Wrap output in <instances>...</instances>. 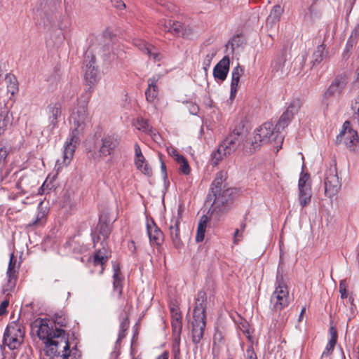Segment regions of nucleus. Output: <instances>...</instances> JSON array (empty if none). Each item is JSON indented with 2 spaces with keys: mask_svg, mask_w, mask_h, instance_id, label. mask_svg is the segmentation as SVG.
<instances>
[{
  "mask_svg": "<svg viewBox=\"0 0 359 359\" xmlns=\"http://www.w3.org/2000/svg\"><path fill=\"white\" fill-rule=\"evenodd\" d=\"M81 97H84L82 104L76 107L70 116L72 129L69 138L64 145L63 160L62 162L60 160L56 162L55 167L57 170L70 163L76 147L79 142L80 136L83 134L88 123H90V117L87 109V103L90 97V93L86 92Z\"/></svg>",
  "mask_w": 359,
  "mask_h": 359,
  "instance_id": "f257e3e1",
  "label": "nucleus"
},
{
  "mask_svg": "<svg viewBox=\"0 0 359 359\" xmlns=\"http://www.w3.org/2000/svg\"><path fill=\"white\" fill-rule=\"evenodd\" d=\"M226 178V173L220 171L216 174L212 183L211 190L214 200L209 210L211 216L217 217L226 212L236 193L235 189L228 187L225 182Z\"/></svg>",
  "mask_w": 359,
  "mask_h": 359,
  "instance_id": "f03ea898",
  "label": "nucleus"
},
{
  "mask_svg": "<svg viewBox=\"0 0 359 359\" xmlns=\"http://www.w3.org/2000/svg\"><path fill=\"white\" fill-rule=\"evenodd\" d=\"M283 141L282 135L276 130L273 124L266 122L254 130L252 135L243 144V148L252 152L265 144H281Z\"/></svg>",
  "mask_w": 359,
  "mask_h": 359,
  "instance_id": "7ed1b4c3",
  "label": "nucleus"
},
{
  "mask_svg": "<svg viewBox=\"0 0 359 359\" xmlns=\"http://www.w3.org/2000/svg\"><path fill=\"white\" fill-rule=\"evenodd\" d=\"M207 294L204 291H199L196 299L191 322L192 341L198 344L203 339L205 328Z\"/></svg>",
  "mask_w": 359,
  "mask_h": 359,
  "instance_id": "20e7f679",
  "label": "nucleus"
},
{
  "mask_svg": "<svg viewBox=\"0 0 359 359\" xmlns=\"http://www.w3.org/2000/svg\"><path fill=\"white\" fill-rule=\"evenodd\" d=\"M47 352L52 359H79L69 348L68 337L63 330L56 331V335L46 342Z\"/></svg>",
  "mask_w": 359,
  "mask_h": 359,
  "instance_id": "39448f33",
  "label": "nucleus"
},
{
  "mask_svg": "<svg viewBox=\"0 0 359 359\" xmlns=\"http://www.w3.org/2000/svg\"><path fill=\"white\" fill-rule=\"evenodd\" d=\"M241 128H236L212 154V163L217 165L224 157L234 152L241 144L243 133Z\"/></svg>",
  "mask_w": 359,
  "mask_h": 359,
  "instance_id": "423d86ee",
  "label": "nucleus"
},
{
  "mask_svg": "<svg viewBox=\"0 0 359 359\" xmlns=\"http://www.w3.org/2000/svg\"><path fill=\"white\" fill-rule=\"evenodd\" d=\"M270 302L271 309L274 312H280L289 305V291L279 267L276 274L275 290L271 294Z\"/></svg>",
  "mask_w": 359,
  "mask_h": 359,
  "instance_id": "0eeeda50",
  "label": "nucleus"
},
{
  "mask_svg": "<svg viewBox=\"0 0 359 359\" xmlns=\"http://www.w3.org/2000/svg\"><path fill=\"white\" fill-rule=\"evenodd\" d=\"M56 8L48 5L47 0L40 2L34 9V19L44 27L52 25L56 20Z\"/></svg>",
  "mask_w": 359,
  "mask_h": 359,
  "instance_id": "6e6552de",
  "label": "nucleus"
},
{
  "mask_svg": "<svg viewBox=\"0 0 359 359\" xmlns=\"http://www.w3.org/2000/svg\"><path fill=\"white\" fill-rule=\"evenodd\" d=\"M25 332L18 324L8 325L4 334V343L11 350L20 348L24 340Z\"/></svg>",
  "mask_w": 359,
  "mask_h": 359,
  "instance_id": "1a4fd4ad",
  "label": "nucleus"
},
{
  "mask_svg": "<svg viewBox=\"0 0 359 359\" xmlns=\"http://www.w3.org/2000/svg\"><path fill=\"white\" fill-rule=\"evenodd\" d=\"M31 327L32 330L36 332L39 338L44 341L45 344L50 341V339L56 335V331L60 330L53 328L52 320L41 318L36 319Z\"/></svg>",
  "mask_w": 359,
  "mask_h": 359,
  "instance_id": "9d476101",
  "label": "nucleus"
},
{
  "mask_svg": "<svg viewBox=\"0 0 359 359\" xmlns=\"http://www.w3.org/2000/svg\"><path fill=\"white\" fill-rule=\"evenodd\" d=\"M337 144H344L350 151H355L359 138L358 133L351 127L350 121H346L340 133L337 136Z\"/></svg>",
  "mask_w": 359,
  "mask_h": 359,
  "instance_id": "9b49d317",
  "label": "nucleus"
},
{
  "mask_svg": "<svg viewBox=\"0 0 359 359\" xmlns=\"http://www.w3.org/2000/svg\"><path fill=\"white\" fill-rule=\"evenodd\" d=\"M324 185L325 194L330 198L336 196L340 190L341 184L335 166H331L325 171Z\"/></svg>",
  "mask_w": 359,
  "mask_h": 359,
  "instance_id": "f8f14e48",
  "label": "nucleus"
},
{
  "mask_svg": "<svg viewBox=\"0 0 359 359\" xmlns=\"http://www.w3.org/2000/svg\"><path fill=\"white\" fill-rule=\"evenodd\" d=\"M95 57L87 54L83 62L84 79L88 83L89 87L86 92L91 94L92 86L95 85L99 80V71L95 65Z\"/></svg>",
  "mask_w": 359,
  "mask_h": 359,
  "instance_id": "ddd939ff",
  "label": "nucleus"
},
{
  "mask_svg": "<svg viewBox=\"0 0 359 359\" xmlns=\"http://www.w3.org/2000/svg\"><path fill=\"white\" fill-rule=\"evenodd\" d=\"M184 210V205L182 204H180L178 205L177 215H175V214H173L169 224L170 236L172 239V243L176 248H180L183 245V243L180 238L179 226L182 219V213Z\"/></svg>",
  "mask_w": 359,
  "mask_h": 359,
  "instance_id": "4468645a",
  "label": "nucleus"
},
{
  "mask_svg": "<svg viewBox=\"0 0 359 359\" xmlns=\"http://www.w3.org/2000/svg\"><path fill=\"white\" fill-rule=\"evenodd\" d=\"M120 143L119 138L114 135H104L97 143V153L100 157L111 156Z\"/></svg>",
  "mask_w": 359,
  "mask_h": 359,
  "instance_id": "2eb2a0df",
  "label": "nucleus"
},
{
  "mask_svg": "<svg viewBox=\"0 0 359 359\" xmlns=\"http://www.w3.org/2000/svg\"><path fill=\"white\" fill-rule=\"evenodd\" d=\"M348 82V78L346 74L337 76L323 95V101H327L331 98L339 96Z\"/></svg>",
  "mask_w": 359,
  "mask_h": 359,
  "instance_id": "dca6fc26",
  "label": "nucleus"
},
{
  "mask_svg": "<svg viewBox=\"0 0 359 359\" xmlns=\"http://www.w3.org/2000/svg\"><path fill=\"white\" fill-rule=\"evenodd\" d=\"M46 115L49 122L48 127L53 129L57 127L58 118L62 114V105L59 102L50 103L46 108Z\"/></svg>",
  "mask_w": 359,
  "mask_h": 359,
  "instance_id": "f3484780",
  "label": "nucleus"
},
{
  "mask_svg": "<svg viewBox=\"0 0 359 359\" xmlns=\"http://www.w3.org/2000/svg\"><path fill=\"white\" fill-rule=\"evenodd\" d=\"M135 165L142 173L145 175L151 176L152 175V170L147 163L144 156H143L140 147L137 143L135 144Z\"/></svg>",
  "mask_w": 359,
  "mask_h": 359,
  "instance_id": "a211bd4d",
  "label": "nucleus"
},
{
  "mask_svg": "<svg viewBox=\"0 0 359 359\" xmlns=\"http://www.w3.org/2000/svg\"><path fill=\"white\" fill-rule=\"evenodd\" d=\"M134 45L145 53L150 58L153 59L154 62L159 61L161 59V55L158 52L157 49L144 41L135 39L134 41Z\"/></svg>",
  "mask_w": 359,
  "mask_h": 359,
  "instance_id": "6ab92c4d",
  "label": "nucleus"
},
{
  "mask_svg": "<svg viewBox=\"0 0 359 359\" xmlns=\"http://www.w3.org/2000/svg\"><path fill=\"white\" fill-rule=\"evenodd\" d=\"M229 57L228 56H224L214 67V77L216 79L224 81L229 71Z\"/></svg>",
  "mask_w": 359,
  "mask_h": 359,
  "instance_id": "aec40b11",
  "label": "nucleus"
},
{
  "mask_svg": "<svg viewBox=\"0 0 359 359\" xmlns=\"http://www.w3.org/2000/svg\"><path fill=\"white\" fill-rule=\"evenodd\" d=\"M96 229L98 231V235L96 238H93L95 248H97L100 242L107 243V240L111 233V227L109 223L100 221Z\"/></svg>",
  "mask_w": 359,
  "mask_h": 359,
  "instance_id": "412c9836",
  "label": "nucleus"
},
{
  "mask_svg": "<svg viewBox=\"0 0 359 359\" xmlns=\"http://www.w3.org/2000/svg\"><path fill=\"white\" fill-rule=\"evenodd\" d=\"M102 247V248H98L96 250V252L94 255V264L95 265H100L102 266V270L100 273H102L104 271L103 266L107 262L109 257H110L111 252L107 248V243H99Z\"/></svg>",
  "mask_w": 359,
  "mask_h": 359,
  "instance_id": "4be33fe9",
  "label": "nucleus"
},
{
  "mask_svg": "<svg viewBox=\"0 0 359 359\" xmlns=\"http://www.w3.org/2000/svg\"><path fill=\"white\" fill-rule=\"evenodd\" d=\"M35 177L31 175H22L16 183V187L24 194L32 192V189L36 187Z\"/></svg>",
  "mask_w": 359,
  "mask_h": 359,
  "instance_id": "5701e85b",
  "label": "nucleus"
},
{
  "mask_svg": "<svg viewBox=\"0 0 359 359\" xmlns=\"http://www.w3.org/2000/svg\"><path fill=\"white\" fill-rule=\"evenodd\" d=\"M243 69L239 65H237L236 67H234L231 72L230 92V100L231 101L233 100L236 97L238 88L240 78L243 74Z\"/></svg>",
  "mask_w": 359,
  "mask_h": 359,
  "instance_id": "b1692460",
  "label": "nucleus"
},
{
  "mask_svg": "<svg viewBox=\"0 0 359 359\" xmlns=\"http://www.w3.org/2000/svg\"><path fill=\"white\" fill-rule=\"evenodd\" d=\"M159 76H153L147 80L148 88L145 91L146 99L148 102H152L157 97L158 94V86L157 85Z\"/></svg>",
  "mask_w": 359,
  "mask_h": 359,
  "instance_id": "393cba45",
  "label": "nucleus"
},
{
  "mask_svg": "<svg viewBox=\"0 0 359 359\" xmlns=\"http://www.w3.org/2000/svg\"><path fill=\"white\" fill-rule=\"evenodd\" d=\"M330 339L325 347V349L322 353V358L329 356L332 354L334 348L337 344V332L334 327L330 328Z\"/></svg>",
  "mask_w": 359,
  "mask_h": 359,
  "instance_id": "a878e982",
  "label": "nucleus"
},
{
  "mask_svg": "<svg viewBox=\"0 0 359 359\" xmlns=\"http://www.w3.org/2000/svg\"><path fill=\"white\" fill-rule=\"evenodd\" d=\"M283 13V8L280 5H276L271 9L269 15L266 19V26L272 27L277 23Z\"/></svg>",
  "mask_w": 359,
  "mask_h": 359,
  "instance_id": "bb28decb",
  "label": "nucleus"
},
{
  "mask_svg": "<svg viewBox=\"0 0 359 359\" xmlns=\"http://www.w3.org/2000/svg\"><path fill=\"white\" fill-rule=\"evenodd\" d=\"M11 124V118L7 107L4 105L0 108V135L3 134Z\"/></svg>",
  "mask_w": 359,
  "mask_h": 359,
  "instance_id": "cd10ccee",
  "label": "nucleus"
},
{
  "mask_svg": "<svg viewBox=\"0 0 359 359\" xmlns=\"http://www.w3.org/2000/svg\"><path fill=\"white\" fill-rule=\"evenodd\" d=\"M113 280L114 291L117 292L118 296H121L123 291V278L121 277L120 269L116 266H114Z\"/></svg>",
  "mask_w": 359,
  "mask_h": 359,
  "instance_id": "c85d7f7f",
  "label": "nucleus"
},
{
  "mask_svg": "<svg viewBox=\"0 0 359 359\" xmlns=\"http://www.w3.org/2000/svg\"><path fill=\"white\" fill-rule=\"evenodd\" d=\"M172 313V327L175 334L180 335L182 330L181 314L176 309H171Z\"/></svg>",
  "mask_w": 359,
  "mask_h": 359,
  "instance_id": "c756f323",
  "label": "nucleus"
},
{
  "mask_svg": "<svg viewBox=\"0 0 359 359\" xmlns=\"http://www.w3.org/2000/svg\"><path fill=\"white\" fill-rule=\"evenodd\" d=\"M208 220L209 219L207 215H203L199 220L196 236V241L198 243L202 242L204 240L205 232Z\"/></svg>",
  "mask_w": 359,
  "mask_h": 359,
  "instance_id": "7c9ffc66",
  "label": "nucleus"
},
{
  "mask_svg": "<svg viewBox=\"0 0 359 359\" xmlns=\"http://www.w3.org/2000/svg\"><path fill=\"white\" fill-rule=\"evenodd\" d=\"M16 259L13 254L11 255L10 261L8 264L7 275L8 276V282L11 283L13 280L15 282L17 279V271L15 269Z\"/></svg>",
  "mask_w": 359,
  "mask_h": 359,
  "instance_id": "2f4dec72",
  "label": "nucleus"
},
{
  "mask_svg": "<svg viewBox=\"0 0 359 359\" xmlns=\"http://www.w3.org/2000/svg\"><path fill=\"white\" fill-rule=\"evenodd\" d=\"M311 188L300 189L299 193V201L302 208L310 203L311 199Z\"/></svg>",
  "mask_w": 359,
  "mask_h": 359,
  "instance_id": "473e14b6",
  "label": "nucleus"
},
{
  "mask_svg": "<svg viewBox=\"0 0 359 359\" xmlns=\"http://www.w3.org/2000/svg\"><path fill=\"white\" fill-rule=\"evenodd\" d=\"M326 56L325 47L323 45L318 46L313 54V65H316L320 63Z\"/></svg>",
  "mask_w": 359,
  "mask_h": 359,
  "instance_id": "72a5a7b5",
  "label": "nucleus"
},
{
  "mask_svg": "<svg viewBox=\"0 0 359 359\" xmlns=\"http://www.w3.org/2000/svg\"><path fill=\"white\" fill-rule=\"evenodd\" d=\"M5 81L7 84V90L11 95H14L18 90V85L16 78L14 75L6 74Z\"/></svg>",
  "mask_w": 359,
  "mask_h": 359,
  "instance_id": "f704fd0d",
  "label": "nucleus"
},
{
  "mask_svg": "<svg viewBox=\"0 0 359 359\" xmlns=\"http://www.w3.org/2000/svg\"><path fill=\"white\" fill-rule=\"evenodd\" d=\"M147 233L150 241L156 243H158L162 234L161 230L156 226L154 223H152V225L147 224Z\"/></svg>",
  "mask_w": 359,
  "mask_h": 359,
  "instance_id": "c9c22d12",
  "label": "nucleus"
},
{
  "mask_svg": "<svg viewBox=\"0 0 359 359\" xmlns=\"http://www.w3.org/2000/svg\"><path fill=\"white\" fill-rule=\"evenodd\" d=\"M292 117L288 112L285 111L280 117L276 127H274L276 130L280 133V130H283L287 127Z\"/></svg>",
  "mask_w": 359,
  "mask_h": 359,
  "instance_id": "e433bc0d",
  "label": "nucleus"
},
{
  "mask_svg": "<svg viewBox=\"0 0 359 359\" xmlns=\"http://www.w3.org/2000/svg\"><path fill=\"white\" fill-rule=\"evenodd\" d=\"M136 128L142 130L143 132L148 133L151 135H156V130L149 125L147 120L144 118H138L136 122Z\"/></svg>",
  "mask_w": 359,
  "mask_h": 359,
  "instance_id": "4c0bfd02",
  "label": "nucleus"
},
{
  "mask_svg": "<svg viewBox=\"0 0 359 359\" xmlns=\"http://www.w3.org/2000/svg\"><path fill=\"white\" fill-rule=\"evenodd\" d=\"M129 324L130 323L128 317H126L121 320L120 323L118 339L116 341V346L120 344L121 340L126 337V332L129 328Z\"/></svg>",
  "mask_w": 359,
  "mask_h": 359,
  "instance_id": "58836bf2",
  "label": "nucleus"
},
{
  "mask_svg": "<svg viewBox=\"0 0 359 359\" xmlns=\"http://www.w3.org/2000/svg\"><path fill=\"white\" fill-rule=\"evenodd\" d=\"M52 322L53 325H57L60 327H66L68 320L66 315L62 311H60L55 313Z\"/></svg>",
  "mask_w": 359,
  "mask_h": 359,
  "instance_id": "ea45409f",
  "label": "nucleus"
},
{
  "mask_svg": "<svg viewBox=\"0 0 359 359\" xmlns=\"http://www.w3.org/2000/svg\"><path fill=\"white\" fill-rule=\"evenodd\" d=\"M45 217H46V212L45 211H40L37 212L36 215V218L33 220L29 222L27 224V227H36L39 226L43 224L45 222Z\"/></svg>",
  "mask_w": 359,
  "mask_h": 359,
  "instance_id": "a19ab883",
  "label": "nucleus"
},
{
  "mask_svg": "<svg viewBox=\"0 0 359 359\" xmlns=\"http://www.w3.org/2000/svg\"><path fill=\"white\" fill-rule=\"evenodd\" d=\"M177 162L180 164L179 170L180 172L184 175H189L190 173V167L188 161L183 156H177Z\"/></svg>",
  "mask_w": 359,
  "mask_h": 359,
  "instance_id": "79ce46f5",
  "label": "nucleus"
},
{
  "mask_svg": "<svg viewBox=\"0 0 359 359\" xmlns=\"http://www.w3.org/2000/svg\"><path fill=\"white\" fill-rule=\"evenodd\" d=\"M358 36H359V22L355 25V28L351 32L349 39L347 41L346 46V50L347 51H349L352 48L353 43H355V39Z\"/></svg>",
  "mask_w": 359,
  "mask_h": 359,
  "instance_id": "37998d69",
  "label": "nucleus"
},
{
  "mask_svg": "<svg viewBox=\"0 0 359 359\" xmlns=\"http://www.w3.org/2000/svg\"><path fill=\"white\" fill-rule=\"evenodd\" d=\"M217 54V50L215 49H211L205 55L203 65V69L205 72H208V69H209L212 59L215 57V56Z\"/></svg>",
  "mask_w": 359,
  "mask_h": 359,
  "instance_id": "c03bdc74",
  "label": "nucleus"
},
{
  "mask_svg": "<svg viewBox=\"0 0 359 359\" xmlns=\"http://www.w3.org/2000/svg\"><path fill=\"white\" fill-rule=\"evenodd\" d=\"M302 105V102L299 99H294L293 100L290 105L288 106L287 109H286V112H288L290 115L292 116L294 114H296L298 110L300 109Z\"/></svg>",
  "mask_w": 359,
  "mask_h": 359,
  "instance_id": "a18cd8bd",
  "label": "nucleus"
},
{
  "mask_svg": "<svg viewBox=\"0 0 359 359\" xmlns=\"http://www.w3.org/2000/svg\"><path fill=\"white\" fill-rule=\"evenodd\" d=\"M170 27H171V33L178 36L182 34L183 27L181 22L172 20Z\"/></svg>",
  "mask_w": 359,
  "mask_h": 359,
  "instance_id": "49530a36",
  "label": "nucleus"
},
{
  "mask_svg": "<svg viewBox=\"0 0 359 359\" xmlns=\"http://www.w3.org/2000/svg\"><path fill=\"white\" fill-rule=\"evenodd\" d=\"M242 39L241 36L237 35L233 36L231 40H230L226 44V47L228 48L229 46H231V50L233 51L236 48H238L242 44Z\"/></svg>",
  "mask_w": 359,
  "mask_h": 359,
  "instance_id": "de8ad7c7",
  "label": "nucleus"
},
{
  "mask_svg": "<svg viewBox=\"0 0 359 359\" xmlns=\"http://www.w3.org/2000/svg\"><path fill=\"white\" fill-rule=\"evenodd\" d=\"M309 175L308 174L302 175L298 183L299 190L304 189L306 188H311V185L308 183Z\"/></svg>",
  "mask_w": 359,
  "mask_h": 359,
  "instance_id": "09e8293b",
  "label": "nucleus"
},
{
  "mask_svg": "<svg viewBox=\"0 0 359 359\" xmlns=\"http://www.w3.org/2000/svg\"><path fill=\"white\" fill-rule=\"evenodd\" d=\"M172 20H161L158 23L159 29L165 32H171V27H170Z\"/></svg>",
  "mask_w": 359,
  "mask_h": 359,
  "instance_id": "8fccbe9b",
  "label": "nucleus"
},
{
  "mask_svg": "<svg viewBox=\"0 0 359 359\" xmlns=\"http://www.w3.org/2000/svg\"><path fill=\"white\" fill-rule=\"evenodd\" d=\"M224 337H225V333L222 330L217 329L215 332L214 337H213L214 342L215 343H217V342L220 343L223 341Z\"/></svg>",
  "mask_w": 359,
  "mask_h": 359,
  "instance_id": "3c124183",
  "label": "nucleus"
},
{
  "mask_svg": "<svg viewBox=\"0 0 359 359\" xmlns=\"http://www.w3.org/2000/svg\"><path fill=\"white\" fill-rule=\"evenodd\" d=\"M347 285L344 280H341L339 283V292L341 299H346L347 297Z\"/></svg>",
  "mask_w": 359,
  "mask_h": 359,
  "instance_id": "603ef678",
  "label": "nucleus"
},
{
  "mask_svg": "<svg viewBox=\"0 0 359 359\" xmlns=\"http://www.w3.org/2000/svg\"><path fill=\"white\" fill-rule=\"evenodd\" d=\"M352 109L354 111V114L359 122V95L355 100V102L352 104Z\"/></svg>",
  "mask_w": 359,
  "mask_h": 359,
  "instance_id": "864d4df0",
  "label": "nucleus"
},
{
  "mask_svg": "<svg viewBox=\"0 0 359 359\" xmlns=\"http://www.w3.org/2000/svg\"><path fill=\"white\" fill-rule=\"evenodd\" d=\"M9 305V301L8 299L4 300L0 304V316L5 315L7 313V308Z\"/></svg>",
  "mask_w": 359,
  "mask_h": 359,
  "instance_id": "5fc2aeb1",
  "label": "nucleus"
},
{
  "mask_svg": "<svg viewBox=\"0 0 359 359\" xmlns=\"http://www.w3.org/2000/svg\"><path fill=\"white\" fill-rule=\"evenodd\" d=\"M8 155V151L5 147H0V165L4 163Z\"/></svg>",
  "mask_w": 359,
  "mask_h": 359,
  "instance_id": "6e6d98bb",
  "label": "nucleus"
},
{
  "mask_svg": "<svg viewBox=\"0 0 359 359\" xmlns=\"http://www.w3.org/2000/svg\"><path fill=\"white\" fill-rule=\"evenodd\" d=\"M111 3L114 7L119 10H123L126 8V4L122 0H111Z\"/></svg>",
  "mask_w": 359,
  "mask_h": 359,
  "instance_id": "4d7b16f0",
  "label": "nucleus"
},
{
  "mask_svg": "<svg viewBox=\"0 0 359 359\" xmlns=\"http://www.w3.org/2000/svg\"><path fill=\"white\" fill-rule=\"evenodd\" d=\"M283 65V62L282 60H278L277 61H275L273 65V71L276 70V72H278L279 71H280L282 72H283V70H282Z\"/></svg>",
  "mask_w": 359,
  "mask_h": 359,
  "instance_id": "13d9d810",
  "label": "nucleus"
},
{
  "mask_svg": "<svg viewBox=\"0 0 359 359\" xmlns=\"http://www.w3.org/2000/svg\"><path fill=\"white\" fill-rule=\"evenodd\" d=\"M247 359H257V355L255 353L252 347H249L246 350Z\"/></svg>",
  "mask_w": 359,
  "mask_h": 359,
  "instance_id": "bf43d9fd",
  "label": "nucleus"
},
{
  "mask_svg": "<svg viewBox=\"0 0 359 359\" xmlns=\"http://www.w3.org/2000/svg\"><path fill=\"white\" fill-rule=\"evenodd\" d=\"M239 231L240 230L239 229H236L235 232H234V241H233V243L235 244H237L238 243V241H240L242 238V235L239 234Z\"/></svg>",
  "mask_w": 359,
  "mask_h": 359,
  "instance_id": "052dcab7",
  "label": "nucleus"
},
{
  "mask_svg": "<svg viewBox=\"0 0 359 359\" xmlns=\"http://www.w3.org/2000/svg\"><path fill=\"white\" fill-rule=\"evenodd\" d=\"M169 154L170 155H172L173 157H175V159L176 161H177V156H181L178 153V151L176 149H173V148H172L171 150L169 151Z\"/></svg>",
  "mask_w": 359,
  "mask_h": 359,
  "instance_id": "680f3d73",
  "label": "nucleus"
},
{
  "mask_svg": "<svg viewBox=\"0 0 359 359\" xmlns=\"http://www.w3.org/2000/svg\"><path fill=\"white\" fill-rule=\"evenodd\" d=\"M161 169L164 178L167 177L166 166L163 162H161Z\"/></svg>",
  "mask_w": 359,
  "mask_h": 359,
  "instance_id": "e2e57ef3",
  "label": "nucleus"
},
{
  "mask_svg": "<svg viewBox=\"0 0 359 359\" xmlns=\"http://www.w3.org/2000/svg\"><path fill=\"white\" fill-rule=\"evenodd\" d=\"M156 359H168V353L163 352L161 355H158Z\"/></svg>",
  "mask_w": 359,
  "mask_h": 359,
  "instance_id": "0e129e2a",
  "label": "nucleus"
},
{
  "mask_svg": "<svg viewBox=\"0 0 359 359\" xmlns=\"http://www.w3.org/2000/svg\"><path fill=\"white\" fill-rule=\"evenodd\" d=\"M245 227H246V224L244 222H241V229L240 230L241 231H243L245 230Z\"/></svg>",
  "mask_w": 359,
  "mask_h": 359,
  "instance_id": "69168bd1",
  "label": "nucleus"
},
{
  "mask_svg": "<svg viewBox=\"0 0 359 359\" xmlns=\"http://www.w3.org/2000/svg\"><path fill=\"white\" fill-rule=\"evenodd\" d=\"M15 358H16V354H15V353H12L11 354V356H10L9 359H15ZM4 359H6V358H4Z\"/></svg>",
  "mask_w": 359,
  "mask_h": 359,
  "instance_id": "338daca9",
  "label": "nucleus"
},
{
  "mask_svg": "<svg viewBox=\"0 0 359 359\" xmlns=\"http://www.w3.org/2000/svg\"><path fill=\"white\" fill-rule=\"evenodd\" d=\"M306 311V308H303L302 309V311H301V313H300V316H299V320H301V317L302 316V315L304 314V313Z\"/></svg>",
  "mask_w": 359,
  "mask_h": 359,
  "instance_id": "774afa93",
  "label": "nucleus"
}]
</instances>
